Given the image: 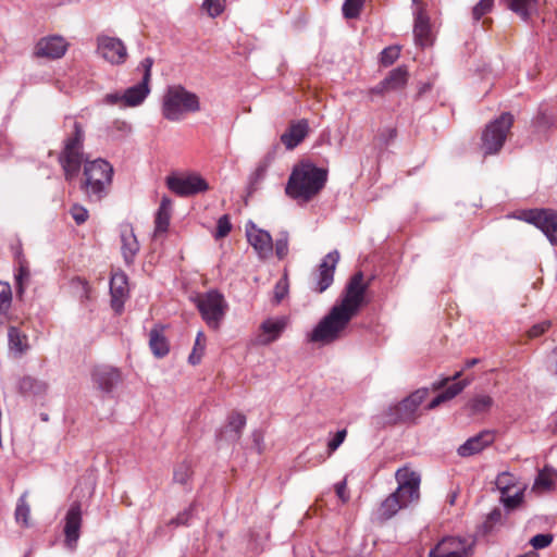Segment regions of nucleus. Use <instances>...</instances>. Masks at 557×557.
<instances>
[{
    "instance_id": "nucleus-1",
    "label": "nucleus",
    "mask_w": 557,
    "mask_h": 557,
    "mask_svg": "<svg viewBox=\"0 0 557 557\" xmlns=\"http://www.w3.org/2000/svg\"><path fill=\"white\" fill-rule=\"evenodd\" d=\"M368 287L369 284L363 282V273H355L346 284L339 300L308 334V342L329 345L343 338L350 321L364 304Z\"/></svg>"
},
{
    "instance_id": "nucleus-2",
    "label": "nucleus",
    "mask_w": 557,
    "mask_h": 557,
    "mask_svg": "<svg viewBox=\"0 0 557 557\" xmlns=\"http://www.w3.org/2000/svg\"><path fill=\"white\" fill-rule=\"evenodd\" d=\"M395 479L398 484L397 488L381 502L374 512V519L380 523L392 519L399 510L420 498L421 478L419 473L408 468H400L396 471Z\"/></svg>"
},
{
    "instance_id": "nucleus-3",
    "label": "nucleus",
    "mask_w": 557,
    "mask_h": 557,
    "mask_svg": "<svg viewBox=\"0 0 557 557\" xmlns=\"http://www.w3.org/2000/svg\"><path fill=\"white\" fill-rule=\"evenodd\" d=\"M327 171L313 163L302 161L296 164L286 183V195L297 202H308L325 186Z\"/></svg>"
},
{
    "instance_id": "nucleus-4",
    "label": "nucleus",
    "mask_w": 557,
    "mask_h": 557,
    "mask_svg": "<svg viewBox=\"0 0 557 557\" xmlns=\"http://www.w3.org/2000/svg\"><path fill=\"white\" fill-rule=\"evenodd\" d=\"M83 175L81 189L89 201H100L108 195L112 184L113 166L107 160H86Z\"/></svg>"
},
{
    "instance_id": "nucleus-5",
    "label": "nucleus",
    "mask_w": 557,
    "mask_h": 557,
    "mask_svg": "<svg viewBox=\"0 0 557 557\" xmlns=\"http://www.w3.org/2000/svg\"><path fill=\"white\" fill-rule=\"evenodd\" d=\"M84 140L85 132L83 125L73 121V132L63 141V149L61 150L58 161L64 172V177L67 182H72L79 173L84 159Z\"/></svg>"
},
{
    "instance_id": "nucleus-6",
    "label": "nucleus",
    "mask_w": 557,
    "mask_h": 557,
    "mask_svg": "<svg viewBox=\"0 0 557 557\" xmlns=\"http://www.w3.org/2000/svg\"><path fill=\"white\" fill-rule=\"evenodd\" d=\"M199 110L200 102L196 94L188 91L181 85L168 87L162 99V115L164 119L176 122L181 121L186 113H194Z\"/></svg>"
},
{
    "instance_id": "nucleus-7",
    "label": "nucleus",
    "mask_w": 557,
    "mask_h": 557,
    "mask_svg": "<svg viewBox=\"0 0 557 557\" xmlns=\"http://www.w3.org/2000/svg\"><path fill=\"white\" fill-rule=\"evenodd\" d=\"M194 302L210 329L218 330L228 308L224 296L218 290L197 295Z\"/></svg>"
},
{
    "instance_id": "nucleus-8",
    "label": "nucleus",
    "mask_w": 557,
    "mask_h": 557,
    "mask_svg": "<svg viewBox=\"0 0 557 557\" xmlns=\"http://www.w3.org/2000/svg\"><path fill=\"white\" fill-rule=\"evenodd\" d=\"M515 219L541 230L549 243L557 246V211L553 209H527L513 213Z\"/></svg>"
},
{
    "instance_id": "nucleus-9",
    "label": "nucleus",
    "mask_w": 557,
    "mask_h": 557,
    "mask_svg": "<svg viewBox=\"0 0 557 557\" xmlns=\"http://www.w3.org/2000/svg\"><path fill=\"white\" fill-rule=\"evenodd\" d=\"M512 123L513 116L506 112L486 125L482 134V149L485 154H494L502 149Z\"/></svg>"
},
{
    "instance_id": "nucleus-10",
    "label": "nucleus",
    "mask_w": 557,
    "mask_h": 557,
    "mask_svg": "<svg viewBox=\"0 0 557 557\" xmlns=\"http://www.w3.org/2000/svg\"><path fill=\"white\" fill-rule=\"evenodd\" d=\"M429 394L428 388H420L411 393L395 406H391L385 418L387 423L409 422L414 420L416 412Z\"/></svg>"
},
{
    "instance_id": "nucleus-11",
    "label": "nucleus",
    "mask_w": 557,
    "mask_h": 557,
    "mask_svg": "<svg viewBox=\"0 0 557 557\" xmlns=\"http://www.w3.org/2000/svg\"><path fill=\"white\" fill-rule=\"evenodd\" d=\"M153 59L145 58L138 65V70L143 71L141 82L127 88L123 92V104L125 107H137L144 102L150 92L149 83L151 79V67Z\"/></svg>"
},
{
    "instance_id": "nucleus-12",
    "label": "nucleus",
    "mask_w": 557,
    "mask_h": 557,
    "mask_svg": "<svg viewBox=\"0 0 557 557\" xmlns=\"http://www.w3.org/2000/svg\"><path fill=\"white\" fill-rule=\"evenodd\" d=\"M339 260L337 250L329 252L321 261L318 270L312 273L311 289L321 294L325 292L334 281V272Z\"/></svg>"
},
{
    "instance_id": "nucleus-13",
    "label": "nucleus",
    "mask_w": 557,
    "mask_h": 557,
    "mask_svg": "<svg viewBox=\"0 0 557 557\" xmlns=\"http://www.w3.org/2000/svg\"><path fill=\"white\" fill-rule=\"evenodd\" d=\"M168 188L180 197H188L209 189L208 183L199 175L168 176Z\"/></svg>"
},
{
    "instance_id": "nucleus-14",
    "label": "nucleus",
    "mask_w": 557,
    "mask_h": 557,
    "mask_svg": "<svg viewBox=\"0 0 557 557\" xmlns=\"http://www.w3.org/2000/svg\"><path fill=\"white\" fill-rule=\"evenodd\" d=\"M97 52L107 62L115 65L123 64L127 58V50L123 41L107 35L98 36Z\"/></svg>"
},
{
    "instance_id": "nucleus-15",
    "label": "nucleus",
    "mask_w": 557,
    "mask_h": 557,
    "mask_svg": "<svg viewBox=\"0 0 557 557\" xmlns=\"http://www.w3.org/2000/svg\"><path fill=\"white\" fill-rule=\"evenodd\" d=\"M82 522V506L78 502H74L65 515L63 530L65 536L64 544L71 550H74L77 546Z\"/></svg>"
},
{
    "instance_id": "nucleus-16",
    "label": "nucleus",
    "mask_w": 557,
    "mask_h": 557,
    "mask_svg": "<svg viewBox=\"0 0 557 557\" xmlns=\"http://www.w3.org/2000/svg\"><path fill=\"white\" fill-rule=\"evenodd\" d=\"M91 380L100 392L110 394L120 384L122 376L117 368L98 366L91 372Z\"/></svg>"
},
{
    "instance_id": "nucleus-17",
    "label": "nucleus",
    "mask_w": 557,
    "mask_h": 557,
    "mask_svg": "<svg viewBox=\"0 0 557 557\" xmlns=\"http://www.w3.org/2000/svg\"><path fill=\"white\" fill-rule=\"evenodd\" d=\"M67 50V44L61 36H48L41 38L35 47V55L38 58L60 59Z\"/></svg>"
},
{
    "instance_id": "nucleus-18",
    "label": "nucleus",
    "mask_w": 557,
    "mask_h": 557,
    "mask_svg": "<svg viewBox=\"0 0 557 557\" xmlns=\"http://www.w3.org/2000/svg\"><path fill=\"white\" fill-rule=\"evenodd\" d=\"M246 236L260 258H267L272 253L273 240L269 232L251 224L246 230Z\"/></svg>"
},
{
    "instance_id": "nucleus-19",
    "label": "nucleus",
    "mask_w": 557,
    "mask_h": 557,
    "mask_svg": "<svg viewBox=\"0 0 557 557\" xmlns=\"http://www.w3.org/2000/svg\"><path fill=\"white\" fill-rule=\"evenodd\" d=\"M493 442V433L490 431H482L475 436L468 438L462 445H460L457 449V453L461 457H470L481 453L483 449L488 447Z\"/></svg>"
},
{
    "instance_id": "nucleus-20",
    "label": "nucleus",
    "mask_w": 557,
    "mask_h": 557,
    "mask_svg": "<svg viewBox=\"0 0 557 557\" xmlns=\"http://www.w3.org/2000/svg\"><path fill=\"white\" fill-rule=\"evenodd\" d=\"M111 305L116 312L123 309L124 300L128 295L127 276L123 272L112 274L110 280Z\"/></svg>"
},
{
    "instance_id": "nucleus-21",
    "label": "nucleus",
    "mask_w": 557,
    "mask_h": 557,
    "mask_svg": "<svg viewBox=\"0 0 557 557\" xmlns=\"http://www.w3.org/2000/svg\"><path fill=\"white\" fill-rule=\"evenodd\" d=\"M308 133V120L301 119L290 123L288 129L282 134L281 141L287 149L292 150L307 137Z\"/></svg>"
},
{
    "instance_id": "nucleus-22",
    "label": "nucleus",
    "mask_w": 557,
    "mask_h": 557,
    "mask_svg": "<svg viewBox=\"0 0 557 557\" xmlns=\"http://www.w3.org/2000/svg\"><path fill=\"white\" fill-rule=\"evenodd\" d=\"M286 327L285 319H267L260 325L262 334L259 336V343L269 345L276 341Z\"/></svg>"
},
{
    "instance_id": "nucleus-23",
    "label": "nucleus",
    "mask_w": 557,
    "mask_h": 557,
    "mask_svg": "<svg viewBox=\"0 0 557 557\" xmlns=\"http://www.w3.org/2000/svg\"><path fill=\"white\" fill-rule=\"evenodd\" d=\"M121 250L123 258L127 264L133 263L135 256L139 251V243L129 225L121 228Z\"/></svg>"
},
{
    "instance_id": "nucleus-24",
    "label": "nucleus",
    "mask_w": 557,
    "mask_h": 557,
    "mask_svg": "<svg viewBox=\"0 0 557 557\" xmlns=\"http://www.w3.org/2000/svg\"><path fill=\"white\" fill-rule=\"evenodd\" d=\"M9 350L14 357H22L30 348L28 336L17 326L8 329Z\"/></svg>"
},
{
    "instance_id": "nucleus-25",
    "label": "nucleus",
    "mask_w": 557,
    "mask_h": 557,
    "mask_svg": "<svg viewBox=\"0 0 557 557\" xmlns=\"http://www.w3.org/2000/svg\"><path fill=\"white\" fill-rule=\"evenodd\" d=\"M413 35L416 44L425 47L431 44V27L428 15L418 9L414 17Z\"/></svg>"
},
{
    "instance_id": "nucleus-26",
    "label": "nucleus",
    "mask_w": 557,
    "mask_h": 557,
    "mask_svg": "<svg viewBox=\"0 0 557 557\" xmlns=\"http://www.w3.org/2000/svg\"><path fill=\"white\" fill-rule=\"evenodd\" d=\"M273 159V153L269 152L257 163L256 169L250 173L248 177L247 189L249 194H252L259 188V185L267 176V172Z\"/></svg>"
},
{
    "instance_id": "nucleus-27",
    "label": "nucleus",
    "mask_w": 557,
    "mask_h": 557,
    "mask_svg": "<svg viewBox=\"0 0 557 557\" xmlns=\"http://www.w3.org/2000/svg\"><path fill=\"white\" fill-rule=\"evenodd\" d=\"M506 5L524 22L537 10V0H505Z\"/></svg>"
},
{
    "instance_id": "nucleus-28",
    "label": "nucleus",
    "mask_w": 557,
    "mask_h": 557,
    "mask_svg": "<svg viewBox=\"0 0 557 557\" xmlns=\"http://www.w3.org/2000/svg\"><path fill=\"white\" fill-rule=\"evenodd\" d=\"M149 346L152 354L158 358L166 356L170 350L165 336L162 334V331L157 327L150 331Z\"/></svg>"
},
{
    "instance_id": "nucleus-29",
    "label": "nucleus",
    "mask_w": 557,
    "mask_h": 557,
    "mask_svg": "<svg viewBox=\"0 0 557 557\" xmlns=\"http://www.w3.org/2000/svg\"><path fill=\"white\" fill-rule=\"evenodd\" d=\"M16 296L22 298L30 282V271L25 260L18 261V269L14 274Z\"/></svg>"
},
{
    "instance_id": "nucleus-30",
    "label": "nucleus",
    "mask_w": 557,
    "mask_h": 557,
    "mask_svg": "<svg viewBox=\"0 0 557 557\" xmlns=\"http://www.w3.org/2000/svg\"><path fill=\"white\" fill-rule=\"evenodd\" d=\"M384 79L391 91H397L406 86L408 72L405 67H397L392 70Z\"/></svg>"
},
{
    "instance_id": "nucleus-31",
    "label": "nucleus",
    "mask_w": 557,
    "mask_h": 557,
    "mask_svg": "<svg viewBox=\"0 0 557 557\" xmlns=\"http://www.w3.org/2000/svg\"><path fill=\"white\" fill-rule=\"evenodd\" d=\"M20 389L23 394L42 395L47 392L48 385L33 376H25L20 381Z\"/></svg>"
},
{
    "instance_id": "nucleus-32",
    "label": "nucleus",
    "mask_w": 557,
    "mask_h": 557,
    "mask_svg": "<svg viewBox=\"0 0 557 557\" xmlns=\"http://www.w3.org/2000/svg\"><path fill=\"white\" fill-rule=\"evenodd\" d=\"M28 492H24L16 504L14 517L15 521L22 527H29L30 506L27 502Z\"/></svg>"
},
{
    "instance_id": "nucleus-33",
    "label": "nucleus",
    "mask_w": 557,
    "mask_h": 557,
    "mask_svg": "<svg viewBox=\"0 0 557 557\" xmlns=\"http://www.w3.org/2000/svg\"><path fill=\"white\" fill-rule=\"evenodd\" d=\"M245 425H246V417L243 413L233 412L228 417V423H227V430H226V432L231 433L230 438L232 441H238Z\"/></svg>"
},
{
    "instance_id": "nucleus-34",
    "label": "nucleus",
    "mask_w": 557,
    "mask_h": 557,
    "mask_svg": "<svg viewBox=\"0 0 557 557\" xmlns=\"http://www.w3.org/2000/svg\"><path fill=\"white\" fill-rule=\"evenodd\" d=\"M438 544H446V548L448 552H459V553H471L473 542H468L466 539L449 536L443 539Z\"/></svg>"
},
{
    "instance_id": "nucleus-35",
    "label": "nucleus",
    "mask_w": 557,
    "mask_h": 557,
    "mask_svg": "<svg viewBox=\"0 0 557 557\" xmlns=\"http://www.w3.org/2000/svg\"><path fill=\"white\" fill-rule=\"evenodd\" d=\"M493 405L492 397L487 395H478L473 397L467 404V408L470 410L472 414L481 413L487 411Z\"/></svg>"
},
{
    "instance_id": "nucleus-36",
    "label": "nucleus",
    "mask_w": 557,
    "mask_h": 557,
    "mask_svg": "<svg viewBox=\"0 0 557 557\" xmlns=\"http://www.w3.org/2000/svg\"><path fill=\"white\" fill-rule=\"evenodd\" d=\"M12 304V288L9 283L0 281V317L8 313Z\"/></svg>"
},
{
    "instance_id": "nucleus-37",
    "label": "nucleus",
    "mask_w": 557,
    "mask_h": 557,
    "mask_svg": "<svg viewBox=\"0 0 557 557\" xmlns=\"http://www.w3.org/2000/svg\"><path fill=\"white\" fill-rule=\"evenodd\" d=\"M366 0H345L342 7L344 17L357 18L364 5Z\"/></svg>"
},
{
    "instance_id": "nucleus-38",
    "label": "nucleus",
    "mask_w": 557,
    "mask_h": 557,
    "mask_svg": "<svg viewBox=\"0 0 557 557\" xmlns=\"http://www.w3.org/2000/svg\"><path fill=\"white\" fill-rule=\"evenodd\" d=\"M191 476V466L188 461H183L176 466L173 473V481L178 484H187Z\"/></svg>"
},
{
    "instance_id": "nucleus-39",
    "label": "nucleus",
    "mask_w": 557,
    "mask_h": 557,
    "mask_svg": "<svg viewBox=\"0 0 557 557\" xmlns=\"http://www.w3.org/2000/svg\"><path fill=\"white\" fill-rule=\"evenodd\" d=\"M273 247L275 248L276 257L280 260L284 259L288 253V233L281 232Z\"/></svg>"
},
{
    "instance_id": "nucleus-40",
    "label": "nucleus",
    "mask_w": 557,
    "mask_h": 557,
    "mask_svg": "<svg viewBox=\"0 0 557 557\" xmlns=\"http://www.w3.org/2000/svg\"><path fill=\"white\" fill-rule=\"evenodd\" d=\"M202 8L211 17H215L223 12L225 0H205Z\"/></svg>"
},
{
    "instance_id": "nucleus-41",
    "label": "nucleus",
    "mask_w": 557,
    "mask_h": 557,
    "mask_svg": "<svg viewBox=\"0 0 557 557\" xmlns=\"http://www.w3.org/2000/svg\"><path fill=\"white\" fill-rule=\"evenodd\" d=\"M446 544H437L431 549L429 557H468L471 553L448 552Z\"/></svg>"
},
{
    "instance_id": "nucleus-42",
    "label": "nucleus",
    "mask_w": 557,
    "mask_h": 557,
    "mask_svg": "<svg viewBox=\"0 0 557 557\" xmlns=\"http://www.w3.org/2000/svg\"><path fill=\"white\" fill-rule=\"evenodd\" d=\"M170 218L171 212L165 211H157L156 219H154V233H163L166 232L169 225H170Z\"/></svg>"
},
{
    "instance_id": "nucleus-43",
    "label": "nucleus",
    "mask_w": 557,
    "mask_h": 557,
    "mask_svg": "<svg viewBox=\"0 0 557 557\" xmlns=\"http://www.w3.org/2000/svg\"><path fill=\"white\" fill-rule=\"evenodd\" d=\"M494 4V0H480L472 9V16L474 21H479L483 15L488 13Z\"/></svg>"
},
{
    "instance_id": "nucleus-44",
    "label": "nucleus",
    "mask_w": 557,
    "mask_h": 557,
    "mask_svg": "<svg viewBox=\"0 0 557 557\" xmlns=\"http://www.w3.org/2000/svg\"><path fill=\"white\" fill-rule=\"evenodd\" d=\"M502 520V511L499 508L493 509L488 516L486 517V520L482 524V529L484 533H490L493 530V527L496 523H499Z\"/></svg>"
},
{
    "instance_id": "nucleus-45",
    "label": "nucleus",
    "mask_w": 557,
    "mask_h": 557,
    "mask_svg": "<svg viewBox=\"0 0 557 557\" xmlns=\"http://www.w3.org/2000/svg\"><path fill=\"white\" fill-rule=\"evenodd\" d=\"M466 386H467V382H456V383L449 385L445 391L440 393V395H441V397H443L444 401H447V400L453 399L459 393H461Z\"/></svg>"
},
{
    "instance_id": "nucleus-46",
    "label": "nucleus",
    "mask_w": 557,
    "mask_h": 557,
    "mask_svg": "<svg viewBox=\"0 0 557 557\" xmlns=\"http://www.w3.org/2000/svg\"><path fill=\"white\" fill-rule=\"evenodd\" d=\"M70 213L78 225L85 223L89 216L87 209L78 203L71 207Z\"/></svg>"
},
{
    "instance_id": "nucleus-47",
    "label": "nucleus",
    "mask_w": 557,
    "mask_h": 557,
    "mask_svg": "<svg viewBox=\"0 0 557 557\" xmlns=\"http://www.w3.org/2000/svg\"><path fill=\"white\" fill-rule=\"evenodd\" d=\"M399 57L398 47H387L381 52V63L385 66L393 64Z\"/></svg>"
},
{
    "instance_id": "nucleus-48",
    "label": "nucleus",
    "mask_w": 557,
    "mask_h": 557,
    "mask_svg": "<svg viewBox=\"0 0 557 557\" xmlns=\"http://www.w3.org/2000/svg\"><path fill=\"white\" fill-rule=\"evenodd\" d=\"M232 230V224L230 222V219L228 216L225 214V215H222L219 220H218V225H216V232L214 234V237L216 239L219 238H223L225 236L228 235V233L231 232Z\"/></svg>"
},
{
    "instance_id": "nucleus-49",
    "label": "nucleus",
    "mask_w": 557,
    "mask_h": 557,
    "mask_svg": "<svg viewBox=\"0 0 557 557\" xmlns=\"http://www.w3.org/2000/svg\"><path fill=\"white\" fill-rule=\"evenodd\" d=\"M288 293V281L284 276L280 278L274 286V299L276 304H280Z\"/></svg>"
},
{
    "instance_id": "nucleus-50",
    "label": "nucleus",
    "mask_w": 557,
    "mask_h": 557,
    "mask_svg": "<svg viewBox=\"0 0 557 557\" xmlns=\"http://www.w3.org/2000/svg\"><path fill=\"white\" fill-rule=\"evenodd\" d=\"M347 430L343 429L335 433V435L327 443L329 455H332L345 441Z\"/></svg>"
},
{
    "instance_id": "nucleus-51",
    "label": "nucleus",
    "mask_w": 557,
    "mask_h": 557,
    "mask_svg": "<svg viewBox=\"0 0 557 557\" xmlns=\"http://www.w3.org/2000/svg\"><path fill=\"white\" fill-rule=\"evenodd\" d=\"M195 505L191 504L186 510L180 512L175 518L171 519V525H186L193 515Z\"/></svg>"
},
{
    "instance_id": "nucleus-52",
    "label": "nucleus",
    "mask_w": 557,
    "mask_h": 557,
    "mask_svg": "<svg viewBox=\"0 0 557 557\" xmlns=\"http://www.w3.org/2000/svg\"><path fill=\"white\" fill-rule=\"evenodd\" d=\"M553 541V536L550 534H536L530 541L531 545L535 549H542L547 547Z\"/></svg>"
},
{
    "instance_id": "nucleus-53",
    "label": "nucleus",
    "mask_w": 557,
    "mask_h": 557,
    "mask_svg": "<svg viewBox=\"0 0 557 557\" xmlns=\"http://www.w3.org/2000/svg\"><path fill=\"white\" fill-rule=\"evenodd\" d=\"M550 327V321H543L534 324L528 332L530 338H536Z\"/></svg>"
},
{
    "instance_id": "nucleus-54",
    "label": "nucleus",
    "mask_w": 557,
    "mask_h": 557,
    "mask_svg": "<svg viewBox=\"0 0 557 557\" xmlns=\"http://www.w3.org/2000/svg\"><path fill=\"white\" fill-rule=\"evenodd\" d=\"M502 502L506 508L513 509L522 502V494L520 492H517L511 496H505L502 494Z\"/></svg>"
},
{
    "instance_id": "nucleus-55",
    "label": "nucleus",
    "mask_w": 557,
    "mask_h": 557,
    "mask_svg": "<svg viewBox=\"0 0 557 557\" xmlns=\"http://www.w3.org/2000/svg\"><path fill=\"white\" fill-rule=\"evenodd\" d=\"M535 485L543 488H550L553 486V480L547 474V468L539 473L535 480Z\"/></svg>"
},
{
    "instance_id": "nucleus-56",
    "label": "nucleus",
    "mask_w": 557,
    "mask_h": 557,
    "mask_svg": "<svg viewBox=\"0 0 557 557\" xmlns=\"http://www.w3.org/2000/svg\"><path fill=\"white\" fill-rule=\"evenodd\" d=\"M389 91L391 90H389L388 86L385 84V79H383L377 85H375L374 87H372L369 90V95L370 96H383Z\"/></svg>"
},
{
    "instance_id": "nucleus-57",
    "label": "nucleus",
    "mask_w": 557,
    "mask_h": 557,
    "mask_svg": "<svg viewBox=\"0 0 557 557\" xmlns=\"http://www.w3.org/2000/svg\"><path fill=\"white\" fill-rule=\"evenodd\" d=\"M346 480H343L335 484V492L338 498H341L344 503L349 499L348 494L346 493Z\"/></svg>"
},
{
    "instance_id": "nucleus-58",
    "label": "nucleus",
    "mask_w": 557,
    "mask_h": 557,
    "mask_svg": "<svg viewBox=\"0 0 557 557\" xmlns=\"http://www.w3.org/2000/svg\"><path fill=\"white\" fill-rule=\"evenodd\" d=\"M509 475L507 473H502L497 476L496 485L502 491V494L505 495L509 488V483L507 482V479Z\"/></svg>"
},
{
    "instance_id": "nucleus-59",
    "label": "nucleus",
    "mask_w": 557,
    "mask_h": 557,
    "mask_svg": "<svg viewBox=\"0 0 557 557\" xmlns=\"http://www.w3.org/2000/svg\"><path fill=\"white\" fill-rule=\"evenodd\" d=\"M106 101L110 104H116L119 102H123V94L114 92V94H108L106 96Z\"/></svg>"
},
{
    "instance_id": "nucleus-60",
    "label": "nucleus",
    "mask_w": 557,
    "mask_h": 557,
    "mask_svg": "<svg viewBox=\"0 0 557 557\" xmlns=\"http://www.w3.org/2000/svg\"><path fill=\"white\" fill-rule=\"evenodd\" d=\"M158 210L171 212V200L168 197H163Z\"/></svg>"
},
{
    "instance_id": "nucleus-61",
    "label": "nucleus",
    "mask_w": 557,
    "mask_h": 557,
    "mask_svg": "<svg viewBox=\"0 0 557 557\" xmlns=\"http://www.w3.org/2000/svg\"><path fill=\"white\" fill-rule=\"evenodd\" d=\"M461 375V371L456 372L451 377H446L441 381L438 384H434V388H441L446 385L450 380H457Z\"/></svg>"
},
{
    "instance_id": "nucleus-62",
    "label": "nucleus",
    "mask_w": 557,
    "mask_h": 557,
    "mask_svg": "<svg viewBox=\"0 0 557 557\" xmlns=\"http://www.w3.org/2000/svg\"><path fill=\"white\" fill-rule=\"evenodd\" d=\"M201 352L200 351H195V349L193 350V352L189 355L188 357V360L191 364H197L200 362V359H201Z\"/></svg>"
},
{
    "instance_id": "nucleus-63",
    "label": "nucleus",
    "mask_w": 557,
    "mask_h": 557,
    "mask_svg": "<svg viewBox=\"0 0 557 557\" xmlns=\"http://www.w3.org/2000/svg\"><path fill=\"white\" fill-rule=\"evenodd\" d=\"M76 284H78L81 287H82V290L84 293V297L88 298V292H89V285L86 281L82 280V278H77L75 281Z\"/></svg>"
},
{
    "instance_id": "nucleus-64",
    "label": "nucleus",
    "mask_w": 557,
    "mask_h": 557,
    "mask_svg": "<svg viewBox=\"0 0 557 557\" xmlns=\"http://www.w3.org/2000/svg\"><path fill=\"white\" fill-rule=\"evenodd\" d=\"M442 403H445L443 397L438 394L431 403L428 405V409L432 410L435 409L437 406H440Z\"/></svg>"
}]
</instances>
